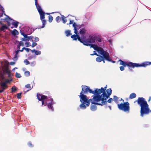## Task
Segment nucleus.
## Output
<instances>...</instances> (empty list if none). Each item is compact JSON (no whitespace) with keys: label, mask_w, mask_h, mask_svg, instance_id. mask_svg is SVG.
Returning a JSON list of instances; mask_svg holds the SVG:
<instances>
[{"label":"nucleus","mask_w":151,"mask_h":151,"mask_svg":"<svg viewBox=\"0 0 151 151\" xmlns=\"http://www.w3.org/2000/svg\"><path fill=\"white\" fill-rule=\"evenodd\" d=\"M106 87L98 89L97 95L93 96L92 103L97 105L102 106L107 104L106 100L111 94L112 90L110 88L106 90Z\"/></svg>","instance_id":"obj_1"},{"label":"nucleus","mask_w":151,"mask_h":151,"mask_svg":"<svg viewBox=\"0 0 151 151\" xmlns=\"http://www.w3.org/2000/svg\"><path fill=\"white\" fill-rule=\"evenodd\" d=\"M37 97L39 101H42V106H45L47 105L49 110L52 111H54L52 105L55 104V102L53 101L52 98H47L46 96L38 93L37 94Z\"/></svg>","instance_id":"obj_2"},{"label":"nucleus","mask_w":151,"mask_h":151,"mask_svg":"<svg viewBox=\"0 0 151 151\" xmlns=\"http://www.w3.org/2000/svg\"><path fill=\"white\" fill-rule=\"evenodd\" d=\"M79 97L80 98V101L81 103L79 105V107L81 109L83 110L86 109L87 107L89 106L91 101H92L91 103L93 104L92 103V99H88L86 95L80 93Z\"/></svg>","instance_id":"obj_3"},{"label":"nucleus","mask_w":151,"mask_h":151,"mask_svg":"<svg viewBox=\"0 0 151 151\" xmlns=\"http://www.w3.org/2000/svg\"><path fill=\"white\" fill-rule=\"evenodd\" d=\"M35 5L40 16V19L41 20L42 23L41 28H43L45 27L46 23V21L45 19V13L42 11L40 6L37 3V0H35Z\"/></svg>","instance_id":"obj_4"},{"label":"nucleus","mask_w":151,"mask_h":151,"mask_svg":"<svg viewBox=\"0 0 151 151\" xmlns=\"http://www.w3.org/2000/svg\"><path fill=\"white\" fill-rule=\"evenodd\" d=\"M91 47L93 48L96 50L99 53L102 55L106 59V60L108 61H111V60L109 58V54L106 51H104L102 48L98 47L95 45L91 44L90 45Z\"/></svg>","instance_id":"obj_5"},{"label":"nucleus","mask_w":151,"mask_h":151,"mask_svg":"<svg viewBox=\"0 0 151 151\" xmlns=\"http://www.w3.org/2000/svg\"><path fill=\"white\" fill-rule=\"evenodd\" d=\"M26 29H28V31H29V28L27 27H25L24 28V31L27 32V34H25L24 32H22L21 31H20V33L24 37V38H22V41H30L33 42V40H32V39L34 38L33 36H27V35L31 34L32 33L31 32H28V31L26 30Z\"/></svg>","instance_id":"obj_6"},{"label":"nucleus","mask_w":151,"mask_h":151,"mask_svg":"<svg viewBox=\"0 0 151 151\" xmlns=\"http://www.w3.org/2000/svg\"><path fill=\"white\" fill-rule=\"evenodd\" d=\"M82 91L80 93H81L82 94H87L88 92L90 93H92L95 95L94 96L97 95L98 88L96 89L94 91L90 89L88 86H82Z\"/></svg>","instance_id":"obj_7"},{"label":"nucleus","mask_w":151,"mask_h":151,"mask_svg":"<svg viewBox=\"0 0 151 151\" xmlns=\"http://www.w3.org/2000/svg\"><path fill=\"white\" fill-rule=\"evenodd\" d=\"M1 64L3 73H6L8 76L10 77L11 74L10 71L8 68L9 65V62L7 60H5L2 62Z\"/></svg>","instance_id":"obj_8"},{"label":"nucleus","mask_w":151,"mask_h":151,"mask_svg":"<svg viewBox=\"0 0 151 151\" xmlns=\"http://www.w3.org/2000/svg\"><path fill=\"white\" fill-rule=\"evenodd\" d=\"M129 104L128 102H125L123 103H121L120 104H118V107L119 109L122 110L124 112H129Z\"/></svg>","instance_id":"obj_9"},{"label":"nucleus","mask_w":151,"mask_h":151,"mask_svg":"<svg viewBox=\"0 0 151 151\" xmlns=\"http://www.w3.org/2000/svg\"><path fill=\"white\" fill-rule=\"evenodd\" d=\"M120 65H122L124 67L127 66L129 68H134L135 67H138V63H134L131 62H126L120 60Z\"/></svg>","instance_id":"obj_10"},{"label":"nucleus","mask_w":151,"mask_h":151,"mask_svg":"<svg viewBox=\"0 0 151 151\" xmlns=\"http://www.w3.org/2000/svg\"><path fill=\"white\" fill-rule=\"evenodd\" d=\"M73 27L74 28V32L75 34H78L77 30L81 28V25H78L75 22H73Z\"/></svg>","instance_id":"obj_11"},{"label":"nucleus","mask_w":151,"mask_h":151,"mask_svg":"<svg viewBox=\"0 0 151 151\" xmlns=\"http://www.w3.org/2000/svg\"><path fill=\"white\" fill-rule=\"evenodd\" d=\"M8 18L7 19V21L9 22L10 20H13V21L12 22V24L14 26V27L17 28L18 26V24H19V22L17 21L12 20L8 16H7Z\"/></svg>","instance_id":"obj_12"},{"label":"nucleus","mask_w":151,"mask_h":151,"mask_svg":"<svg viewBox=\"0 0 151 151\" xmlns=\"http://www.w3.org/2000/svg\"><path fill=\"white\" fill-rule=\"evenodd\" d=\"M80 41L83 43L84 45L87 46H90L91 44L90 43L88 40H84L83 39L81 38Z\"/></svg>","instance_id":"obj_13"},{"label":"nucleus","mask_w":151,"mask_h":151,"mask_svg":"<svg viewBox=\"0 0 151 151\" xmlns=\"http://www.w3.org/2000/svg\"><path fill=\"white\" fill-rule=\"evenodd\" d=\"M151 65V62H145L140 64H138V67H145L146 66Z\"/></svg>","instance_id":"obj_14"},{"label":"nucleus","mask_w":151,"mask_h":151,"mask_svg":"<svg viewBox=\"0 0 151 151\" xmlns=\"http://www.w3.org/2000/svg\"><path fill=\"white\" fill-rule=\"evenodd\" d=\"M88 40L90 44H92L94 43L95 42L96 39L94 37L90 35L89 36V38Z\"/></svg>","instance_id":"obj_15"},{"label":"nucleus","mask_w":151,"mask_h":151,"mask_svg":"<svg viewBox=\"0 0 151 151\" xmlns=\"http://www.w3.org/2000/svg\"><path fill=\"white\" fill-rule=\"evenodd\" d=\"M76 35H73L71 36L72 38L73 39V40H76L77 39L80 41L81 38H80L79 36L78 35V34H76Z\"/></svg>","instance_id":"obj_16"},{"label":"nucleus","mask_w":151,"mask_h":151,"mask_svg":"<svg viewBox=\"0 0 151 151\" xmlns=\"http://www.w3.org/2000/svg\"><path fill=\"white\" fill-rule=\"evenodd\" d=\"M13 54H14V56L12 58L13 60L14 61H16L18 59L19 56L18 54L19 53V51H16L13 52Z\"/></svg>","instance_id":"obj_17"},{"label":"nucleus","mask_w":151,"mask_h":151,"mask_svg":"<svg viewBox=\"0 0 151 151\" xmlns=\"http://www.w3.org/2000/svg\"><path fill=\"white\" fill-rule=\"evenodd\" d=\"M6 84L7 83L5 82H1V87L2 89H3L4 90L5 88L7 87V86L6 85Z\"/></svg>","instance_id":"obj_18"},{"label":"nucleus","mask_w":151,"mask_h":151,"mask_svg":"<svg viewBox=\"0 0 151 151\" xmlns=\"http://www.w3.org/2000/svg\"><path fill=\"white\" fill-rule=\"evenodd\" d=\"M103 56H100L97 57L96 59V60L97 62H100L103 60Z\"/></svg>","instance_id":"obj_19"},{"label":"nucleus","mask_w":151,"mask_h":151,"mask_svg":"<svg viewBox=\"0 0 151 151\" xmlns=\"http://www.w3.org/2000/svg\"><path fill=\"white\" fill-rule=\"evenodd\" d=\"M86 30L85 29H80L79 33L82 35H83L86 33Z\"/></svg>","instance_id":"obj_20"},{"label":"nucleus","mask_w":151,"mask_h":151,"mask_svg":"<svg viewBox=\"0 0 151 151\" xmlns=\"http://www.w3.org/2000/svg\"><path fill=\"white\" fill-rule=\"evenodd\" d=\"M12 34L14 35L18 34V32L16 29H14L11 31Z\"/></svg>","instance_id":"obj_21"},{"label":"nucleus","mask_w":151,"mask_h":151,"mask_svg":"<svg viewBox=\"0 0 151 151\" xmlns=\"http://www.w3.org/2000/svg\"><path fill=\"white\" fill-rule=\"evenodd\" d=\"M97 108V106L95 105H92L91 107V110L92 111H95Z\"/></svg>","instance_id":"obj_22"},{"label":"nucleus","mask_w":151,"mask_h":151,"mask_svg":"<svg viewBox=\"0 0 151 151\" xmlns=\"http://www.w3.org/2000/svg\"><path fill=\"white\" fill-rule=\"evenodd\" d=\"M136 96V94L134 93H132L130 94L129 96V99H132L135 98Z\"/></svg>","instance_id":"obj_23"},{"label":"nucleus","mask_w":151,"mask_h":151,"mask_svg":"<svg viewBox=\"0 0 151 151\" xmlns=\"http://www.w3.org/2000/svg\"><path fill=\"white\" fill-rule=\"evenodd\" d=\"M7 27L6 25H4L1 27L0 29L1 31L4 32V30L7 29Z\"/></svg>","instance_id":"obj_24"},{"label":"nucleus","mask_w":151,"mask_h":151,"mask_svg":"<svg viewBox=\"0 0 151 151\" xmlns=\"http://www.w3.org/2000/svg\"><path fill=\"white\" fill-rule=\"evenodd\" d=\"M65 33L66 36L67 37L69 36L70 35H71L70 33V31L69 30H67L65 31Z\"/></svg>","instance_id":"obj_25"},{"label":"nucleus","mask_w":151,"mask_h":151,"mask_svg":"<svg viewBox=\"0 0 151 151\" xmlns=\"http://www.w3.org/2000/svg\"><path fill=\"white\" fill-rule=\"evenodd\" d=\"M61 16L62 17V19L63 21V23H65L67 22V20L65 19V17L63 15H61Z\"/></svg>","instance_id":"obj_26"},{"label":"nucleus","mask_w":151,"mask_h":151,"mask_svg":"<svg viewBox=\"0 0 151 151\" xmlns=\"http://www.w3.org/2000/svg\"><path fill=\"white\" fill-rule=\"evenodd\" d=\"M119 98L116 96H114V100L116 103H117Z\"/></svg>","instance_id":"obj_27"},{"label":"nucleus","mask_w":151,"mask_h":151,"mask_svg":"<svg viewBox=\"0 0 151 151\" xmlns=\"http://www.w3.org/2000/svg\"><path fill=\"white\" fill-rule=\"evenodd\" d=\"M53 19V18L51 16H49L48 21L50 23L51 22Z\"/></svg>","instance_id":"obj_28"},{"label":"nucleus","mask_w":151,"mask_h":151,"mask_svg":"<svg viewBox=\"0 0 151 151\" xmlns=\"http://www.w3.org/2000/svg\"><path fill=\"white\" fill-rule=\"evenodd\" d=\"M35 53L36 55H40L41 54V52L40 51L35 50Z\"/></svg>","instance_id":"obj_29"},{"label":"nucleus","mask_w":151,"mask_h":151,"mask_svg":"<svg viewBox=\"0 0 151 151\" xmlns=\"http://www.w3.org/2000/svg\"><path fill=\"white\" fill-rule=\"evenodd\" d=\"M15 76L16 78H20L21 77L20 74L17 72H16L15 74Z\"/></svg>","instance_id":"obj_30"},{"label":"nucleus","mask_w":151,"mask_h":151,"mask_svg":"<svg viewBox=\"0 0 151 151\" xmlns=\"http://www.w3.org/2000/svg\"><path fill=\"white\" fill-rule=\"evenodd\" d=\"M60 17L59 16H58L56 17L55 20L57 22L59 23L60 22Z\"/></svg>","instance_id":"obj_31"},{"label":"nucleus","mask_w":151,"mask_h":151,"mask_svg":"<svg viewBox=\"0 0 151 151\" xmlns=\"http://www.w3.org/2000/svg\"><path fill=\"white\" fill-rule=\"evenodd\" d=\"M36 62L34 61L30 63V65L31 66L33 67L35 66L36 65Z\"/></svg>","instance_id":"obj_32"},{"label":"nucleus","mask_w":151,"mask_h":151,"mask_svg":"<svg viewBox=\"0 0 151 151\" xmlns=\"http://www.w3.org/2000/svg\"><path fill=\"white\" fill-rule=\"evenodd\" d=\"M33 58L35 59L36 57L35 56L31 55V56H29L28 58V59L29 60H31Z\"/></svg>","instance_id":"obj_33"},{"label":"nucleus","mask_w":151,"mask_h":151,"mask_svg":"<svg viewBox=\"0 0 151 151\" xmlns=\"http://www.w3.org/2000/svg\"><path fill=\"white\" fill-rule=\"evenodd\" d=\"M24 62L26 65L29 64V62L27 59L24 60Z\"/></svg>","instance_id":"obj_34"},{"label":"nucleus","mask_w":151,"mask_h":151,"mask_svg":"<svg viewBox=\"0 0 151 151\" xmlns=\"http://www.w3.org/2000/svg\"><path fill=\"white\" fill-rule=\"evenodd\" d=\"M25 75L26 76H29L30 75V72L28 71H27L24 73Z\"/></svg>","instance_id":"obj_35"},{"label":"nucleus","mask_w":151,"mask_h":151,"mask_svg":"<svg viewBox=\"0 0 151 151\" xmlns=\"http://www.w3.org/2000/svg\"><path fill=\"white\" fill-rule=\"evenodd\" d=\"M12 92L15 91L17 90V88L15 86H14L12 88Z\"/></svg>","instance_id":"obj_36"},{"label":"nucleus","mask_w":151,"mask_h":151,"mask_svg":"<svg viewBox=\"0 0 151 151\" xmlns=\"http://www.w3.org/2000/svg\"><path fill=\"white\" fill-rule=\"evenodd\" d=\"M12 80L11 79L9 78L8 79H6L5 80V82L6 83H10L11 81Z\"/></svg>","instance_id":"obj_37"},{"label":"nucleus","mask_w":151,"mask_h":151,"mask_svg":"<svg viewBox=\"0 0 151 151\" xmlns=\"http://www.w3.org/2000/svg\"><path fill=\"white\" fill-rule=\"evenodd\" d=\"M23 50H25L27 52H29L30 50V49L27 48H25V47H24L23 48Z\"/></svg>","instance_id":"obj_38"},{"label":"nucleus","mask_w":151,"mask_h":151,"mask_svg":"<svg viewBox=\"0 0 151 151\" xmlns=\"http://www.w3.org/2000/svg\"><path fill=\"white\" fill-rule=\"evenodd\" d=\"M39 38L38 37H35L34 40H33V41L38 42L39 41Z\"/></svg>","instance_id":"obj_39"},{"label":"nucleus","mask_w":151,"mask_h":151,"mask_svg":"<svg viewBox=\"0 0 151 151\" xmlns=\"http://www.w3.org/2000/svg\"><path fill=\"white\" fill-rule=\"evenodd\" d=\"M37 45V43L36 42H33L32 45V47H33Z\"/></svg>","instance_id":"obj_40"},{"label":"nucleus","mask_w":151,"mask_h":151,"mask_svg":"<svg viewBox=\"0 0 151 151\" xmlns=\"http://www.w3.org/2000/svg\"><path fill=\"white\" fill-rule=\"evenodd\" d=\"M21 93H19L17 94V98L19 99H20L21 98Z\"/></svg>","instance_id":"obj_41"},{"label":"nucleus","mask_w":151,"mask_h":151,"mask_svg":"<svg viewBox=\"0 0 151 151\" xmlns=\"http://www.w3.org/2000/svg\"><path fill=\"white\" fill-rule=\"evenodd\" d=\"M19 46H24V43L22 41H20L19 42Z\"/></svg>","instance_id":"obj_42"},{"label":"nucleus","mask_w":151,"mask_h":151,"mask_svg":"<svg viewBox=\"0 0 151 151\" xmlns=\"http://www.w3.org/2000/svg\"><path fill=\"white\" fill-rule=\"evenodd\" d=\"M25 45L26 47H29L30 46V43L29 42H26L25 43Z\"/></svg>","instance_id":"obj_43"},{"label":"nucleus","mask_w":151,"mask_h":151,"mask_svg":"<svg viewBox=\"0 0 151 151\" xmlns=\"http://www.w3.org/2000/svg\"><path fill=\"white\" fill-rule=\"evenodd\" d=\"M113 99L111 98L109 99L108 101L107 102H108L109 103H111V102L113 101Z\"/></svg>","instance_id":"obj_44"},{"label":"nucleus","mask_w":151,"mask_h":151,"mask_svg":"<svg viewBox=\"0 0 151 151\" xmlns=\"http://www.w3.org/2000/svg\"><path fill=\"white\" fill-rule=\"evenodd\" d=\"M124 67L122 66H120L119 68L120 70L122 71L124 70Z\"/></svg>","instance_id":"obj_45"},{"label":"nucleus","mask_w":151,"mask_h":151,"mask_svg":"<svg viewBox=\"0 0 151 151\" xmlns=\"http://www.w3.org/2000/svg\"><path fill=\"white\" fill-rule=\"evenodd\" d=\"M25 87L26 88H30V85L29 84H28L25 85Z\"/></svg>","instance_id":"obj_46"},{"label":"nucleus","mask_w":151,"mask_h":151,"mask_svg":"<svg viewBox=\"0 0 151 151\" xmlns=\"http://www.w3.org/2000/svg\"><path fill=\"white\" fill-rule=\"evenodd\" d=\"M96 40L99 42H100L101 41V39L99 38H97L96 39Z\"/></svg>","instance_id":"obj_47"},{"label":"nucleus","mask_w":151,"mask_h":151,"mask_svg":"<svg viewBox=\"0 0 151 151\" xmlns=\"http://www.w3.org/2000/svg\"><path fill=\"white\" fill-rule=\"evenodd\" d=\"M28 145L30 147H33V145L31 142H29L28 143Z\"/></svg>","instance_id":"obj_48"},{"label":"nucleus","mask_w":151,"mask_h":151,"mask_svg":"<svg viewBox=\"0 0 151 151\" xmlns=\"http://www.w3.org/2000/svg\"><path fill=\"white\" fill-rule=\"evenodd\" d=\"M74 21L73 20H70V23L69 24H72L73 23V22Z\"/></svg>","instance_id":"obj_49"},{"label":"nucleus","mask_w":151,"mask_h":151,"mask_svg":"<svg viewBox=\"0 0 151 151\" xmlns=\"http://www.w3.org/2000/svg\"><path fill=\"white\" fill-rule=\"evenodd\" d=\"M93 54H90V55H98L96 53V51H94L93 52Z\"/></svg>","instance_id":"obj_50"},{"label":"nucleus","mask_w":151,"mask_h":151,"mask_svg":"<svg viewBox=\"0 0 151 151\" xmlns=\"http://www.w3.org/2000/svg\"><path fill=\"white\" fill-rule=\"evenodd\" d=\"M1 78L2 80L4 79V77L3 74H1Z\"/></svg>","instance_id":"obj_51"},{"label":"nucleus","mask_w":151,"mask_h":151,"mask_svg":"<svg viewBox=\"0 0 151 151\" xmlns=\"http://www.w3.org/2000/svg\"><path fill=\"white\" fill-rule=\"evenodd\" d=\"M15 63L13 62H11L10 63V65H13L15 64Z\"/></svg>","instance_id":"obj_52"},{"label":"nucleus","mask_w":151,"mask_h":151,"mask_svg":"<svg viewBox=\"0 0 151 151\" xmlns=\"http://www.w3.org/2000/svg\"><path fill=\"white\" fill-rule=\"evenodd\" d=\"M35 50L34 49V50H30H30L33 53L34 52H35Z\"/></svg>","instance_id":"obj_53"},{"label":"nucleus","mask_w":151,"mask_h":151,"mask_svg":"<svg viewBox=\"0 0 151 151\" xmlns=\"http://www.w3.org/2000/svg\"><path fill=\"white\" fill-rule=\"evenodd\" d=\"M17 68L16 67H15L12 70V71H14V70H15V69H17Z\"/></svg>","instance_id":"obj_54"},{"label":"nucleus","mask_w":151,"mask_h":151,"mask_svg":"<svg viewBox=\"0 0 151 151\" xmlns=\"http://www.w3.org/2000/svg\"><path fill=\"white\" fill-rule=\"evenodd\" d=\"M104 59H106L104 57V56H103V60H102V61H103L104 63H105V62Z\"/></svg>","instance_id":"obj_55"},{"label":"nucleus","mask_w":151,"mask_h":151,"mask_svg":"<svg viewBox=\"0 0 151 151\" xmlns=\"http://www.w3.org/2000/svg\"><path fill=\"white\" fill-rule=\"evenodd\" d=\"M20 47V46H19V44H18V45H17V48H18V49H19Z\"/></svg>","instance_id":"obj_56"},{"label":"nucleus","mask_w":151,"mask_h":151,"mask_svg":"<svg viewBox=\"0 0 151 151\" xmlns=\"http://www.w3.org/2000/svg\"><path fill=\"white\" fill-rule=\"evenodd\" d=\"M109 58L111 60V61H109L110 62H111L113 63H115V61H112L110 58Z\"/></svg>","instance_id":"obj_57"},{"label":"nucleus","mask_w":151,"mask_h":151,"mask_svg":"<svg viewBox=\"0 0 151 151\" xmlns=\"http://www.w3.org/2000/svg\"><path fill=\"white\" fill-rule=\"evenodd\" d=\"M23 50V49H22V50H17V51H19H19L22 52Z\"/></svg>","instance_id":"obj_58"},{"label":"nucleus","mask_w":151,"mask_h":151,"mask_svg":"<svg viewBox=\"0 0 151 151\" xmlns=\"http://www.w3.org/2000/svg\"><path fill=\"white\" fill-rule=\"evenodd\" d=\"M4 91V90L3 89H2L1 90H0V93H1L3 92Z\"/></svg>","instance_id":"obj_59"},{"label":"nucleus","mask_w":151,"mask_h":151,"mask_svg":"<svg viewBox=\"0 0 151 151\" xmlns=\"http://www.w3.org/2000/svg\"><path fill=\"white\" fill-rule=\"evenodd\" d=\"M108 107L110 109V110H111V106H108Z\"/></svg>","instance_id":"obj_60"},{"label":"nucleus","mask_w":151,"mask_h":151,"mask_svg":"<svg viewBox=\"0 0 151 151\" xmlns=\"http://www.w3.org/2000/svg\"><path fill=\"white\" fill-rule=\"evenodd\" d=\"M151 99V97L150 96L149 98V99L148 100V101H150V100Z\"/></svg>","instance_id":"obj_61"},{"label":"nucleus","mask_w":151,"mask_h":151,"mask_svg":"<svg viewBox=\"0 0 151 151\" xmlns=\"http://www.w3.org/2000/svg\"><path fill=\"white\" fill-rule=\"evenodd\" d=\"M1 9L3 11V9H4L2 7H1Z\"/></svg>","instance_id":"obj_62"},{"label":"nucleus","mask_w":151,"mask_h":151,"mask_svg":"<svg viewBox=\"0 0 151 151\" xmlns=\"http://www.w3.org/2000/svg\"><path fill=\"white\" fill-rule=\"evenodd\" d=\"M121 100H122L123 101V102L124 101V100H123L122 99H121L120 100V101H121Z\"/></svg>","instance_id":"obj_63"},{"label":"nucleus","mask_w":151,"mask_h":151,"mask_svg":"<svg viewBox=\"0 0 151 151\" xmlns=\"http://www.w3.org/2000/svg\"><path fill=\"white\" fill-rule=\"evenodd\" d=\"M129 69H130V70L131 71H132V69H130L129 68Z\"/></svg>","instance_id":"obj_64"}]
</instances>
